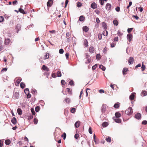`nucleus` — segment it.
Listing matches in <instances>:
<instances>
[{"label": "nucleus", "instance_id": "1", "mask_svg": "<svg viewBox=\"0 0 147 147\" xmlns=\"http://www.w3.org/2000/svg\"><path fill=\"white\" fill-rule=\"evenodd\" d=\"M133 113L132 109L131 107H129L125 111V113L128 115H130Z\"/></svg>", "mask_w": 147, "mask_h": 147}, {"label": "nucleus", "instance_id": "2", "mask_svg": "<svg viewBox=\"0 0 147 147\" xmlns=\"http://www.w3.org/2000/svg\"><path fill=\"white\" fill-rule=\"evenodd\" d=\"M108 107L105 104H103L102 107V111L103 113H104L105 112L107 108H108Z\"/></svg>", "mask_w": 147, "mask_h": 147}, {"label": "nucleus", "instance_id": "3", "mask_svg": "<svg viewBox=\"0 0 147 147\" xmlns=\"http://www.w3.org/2000/svg\"><path fill=\"white\" fill-rule=\"evenodd\" d=\"M19 94L18 92H16L14 94H13V98L15 99H18L19 98Z\"/></svg>", "mask_w": 147, "mask_h": 147}, {"label": "nucleus", "instance_id": "4", "mask_svg": "<svg viewBox=\"0 0 147 147\" xmlns=\"http://www.w3.org/2000/svg\"><path fill=\"white\" fill-rule=\"evenodd\" d=\"M132 37V35L131 34H129L127 35V39L129 42L131 41Z\"/></svg>", "mask_w": 147, "mask_h": 147}, {"label": "nucleus", "instance_id": "5", "mask_svg": "<svg viewBox=\"0 0 147 147\" xmlns=\"http://www.w3.org/2000/svg\"><path fill=\"white\" fill-rule=\"evenodd\" d=\"M114 120L116 123H120L121 122V120L119 118H116L115 117H114L113 118Z\"/></svg>", "mask_w": 147, "mask_h": 147}, {"label": "nucleus", "instance_id": "6", "mask_svg": "<svg viewBox=\"0 0 147 147\" xmlns=\"http://www.w3.org/2000/svg\"><path fill=\"white\" fill-rule=\"evenodd\" d=\"M89 50L91 53H92L94 52L95 49L94 47L92 46L90 47Z\"/></svg>", "mask_w": 147, "mask_h": 147}, {"label": "nucleus", "instance_id": "7", "mask_svg": "<svg viewBox=\"0 0 147 147\" xmlns=\"http://www.w3.org/2000/svg\"><path fill=\"white\" fill-rule=\"evenodd\" d=\"M134 61V59L132 57H130L128 60V62L129 65L132 64Z\"/></svg>", "mask_w": 147, "mask_h": 147}, {"label": "nucleus", "instance_id": "8", "mask_svg": "<svg viewBox=\"0 0 147 147\" xmlns=\"http://www.w3.org/2000/svg\"><path fill=\"white\" fill-rule=\"evenodd\" d=\"M11 42V40L9 38L5 39V40L4 44L6 45H9Z\"/></svg>", "mask_w": 147, "mask_h": 147}, {"label": "nucleus", "instance_id": "9", "mask_svg": "<svg viewBox=\"0 0 147 147\" xmlns=\"http://www.w3.org/2000/svg\"><path fill=\"white\" fill-rule=\"evenodd\" d=\"M111 4L107 3L106 6V8L107 10H110L111 9Z\"/></svg>", "mask_w": 147, "mask_h": 147}, {"label": "nucleus", "instance_id": "10", "mask_svg": "<svg viewBox=\"0 0 147 147\" xmlns=\"http://www.w3.org/2000/svg\"><path fill=\"white\" fill-rule=\"evenodd\" d=\"M141 115L139 113L136 114L135 115V117L137 119H139L141 118Z\"/></svg>", "mask_w": 147, "mask_h": 147}, {"label": "nucleus", "instance_id": "11", "mask_svg": "<svg viewBox=\"0 0 147 147\" xmlns=\"http://www.w3.org/2000/svg\"><path fill=\"white\" fill-rule=\"evenodd\" d=\"M53 3V0H49L47 3V5L48 7H51V6Z\"/></svg>", "mask_w": 147, "mask_h": 147}, {"label": "nucleus", "instance_id": "12", "mask_svg": "<svg viewBox=\"0 0 147 147\" xmlns=\"http://www.w3.org/2000/svg\"><path fill=\"white\" fill-rule=\"evenodd\" d=\"M49 54L47 53H45V55L43 57V59L45 60L49 58Z\"/></svg>", "mask_w": 147, "mask_h": 147}, {"label": "nucleus", "instance_id": "13", "mask_svg": "<svg viewBox=\"0 0 147 147\" xmlns=\"http://www.w3.org/2000/svg\"><path fill=\"white\" fill-rule=\"evenodd\" d=\"M21 80L22 79L21 78H19L16 81L15 83V85L16 86H18Z\"/></svg>", "mask_w": 147, "mask_h": 147}, {"label": "nucleus", "instance_id": "14", "mask_svg": "<svg viewBox=\"0 0 147 147\" xmlns=\"http://www.w3.org/2000/svg\"><path fill=\"white\" fill-rule=\"evenodd\" d=\"M128 71V69L127 68H123L122 72L123 75H125L126 74V72Z\"/></svg>", "mask_w": 147, "mask_h": 147}, {"label": "nucleus", "instance_id": "15", "mask_svg": "<svg viewBox=\"0 0 147 147\" xmlns=\"http://www.w3.org/2000/svg\"><path fill=\"white\" fill-rule=\"evenodd\" d=\"M91 7L93 9H95L97 7V4L95 2H93L91 4Z\"/></svg>", "mask_w": 147, "mask_h": 147}, {"label": "nucleus", "instance_id": "16", "mask_svg": "<svg viewBox=\"0 0 147 147\" xmlns=\"http://www.w3.org/2000/svg\"><path fill=\"white\" fill-rule=\"evenodd\" d=\"M80 124V122L79 121H78L75 123V127L76 128L79 127Z\"/></svg>", "mask_w": 147, "mask_h": 147}, {"label": "nucleus", "instance_id": "17", "mask_svg": "<svg viewBox=\"0 0 147 147\" xmlns=\"http://www.w3.org/2000/svg\"><path fill=\"white\" fill-rule=\"evenodd\" d=\"M42 69L43 70H46L47 71H48L49 70V68L45 65H43Z\"/></svg>", "mask_w": 147, "mask_h": 147}, {"label": "nucleus", "instance_id": "18", "mask_svg": "<svg viewBox=\"0 0 147 147\" xmlns=\"http://www.w3.org/2000/svg\"><path fill=\"white\" fill-rule=\"evenodd\" d=\"M20 24H18L16 28V30L17 33H18L19 31L20 30Z\"/></svg>", "mask_w": 147, "mask_h": 147}, {"label": "nucleus", "instance_id": "19", "mask_svg": "<svg viewBox=\"0 0 147 147\" xmlns=\"http://www.w3.org/2000/svg\"><path fill=\"white\" fill-rule=\"evenodd\" d=\"M11 122L14 125L16 124L17 123L16 119L15 117H13L11 120Z\"/></svg>", "mask_w": 147, "mask_h": 147}, {"label": "nucleus", "instance_id": "20", "mask_svg": "<svg viewBox=\"0 0 147 147\" xmlns=\"http://www.w3.org/2000/svg\"><path fill=\"white\" fill-rule=\"evenodd\" d=\"M66 38H67L68 40L71 37V34L69 32H67L66 34Z\"/></svg>", "mask_w": 147, "mask_h": 147}, {"label": "nucleus", "instance_id": "21", "mask_svg": "<svg viewBox=\"0 0 147 147\" xmlns=\"http://www.w3.org/2000/svg\"><path fill=\"white\" fill-rule=\"evenodd\" d=\"M115 115L117 118H119L121 117V114L120 113L117 112L115 113Z\"/></svg>", "mask_w": 147, "mask_h": 147}, {"label": "nucleus", "instance_id": "22", "mask_svg": "<svg viewBox=\"0 0 147 147\" xmlns=\"http://www.w3.org/2000/svg\"><path fill=\"white\" fill-rule=\"evenodd\" d=\"M17 112L19 115H21L22 114V111L21 109L18 108L17 110Z\"/></svg>", "mask_w": 147, "mask_h": 147}, {"label": "nucleus", "instance_id": "23", "mask_svg": "<svg viewBox=\"0 0 147 147\" xmlns=\"http://www.w3.org/2000/svg\"><path fill=\"white\" fill-rule=\"evenodd\" d=\"M19 11L20 13H22L24 14H26V13L24 11V10L22 9L21 8H20L19 9Z\"/></svg>", "mask_w": 147, "mask_h": 147}, {"label": "nucleus", "instance_id": "24", "mask_svg": "<svg viewBox=\"0 0 147 147\" xmlns=\"http://www.w3.org/2000/svg\"><path fill=\"white\" fill-rule=\"evenodd\" d=\"M106 140L107 142H110L111 141V138L109 136H107L106 138Z\"/></svg>", "mask_w": 147, "mask_h": 147}, {"label": "nucleus", "instance_id": "25", "mask_svg": "<svg viewBox=\"0 0 147 147\" xmlns=\"http://www.w3.org/2000/svg\"><path fill=\"white\" fill-rule=\"evenodd\" d=\"M83 30L85 32H87L89 30V28L87 26H85L83 28Z\"/></svg>", "mask_w": 147, "mask_h": 147}, {"label": "nucleus", "instance_id": "26", "mask_svg": "<svg viewBox=\"0 0 147 147\" xmlns=\"http://www.w3.org/2000/svg\"><path fill=\"white\" fill-rule=\"evenodd\" d=\"M134 95L133 93H132L129 96V99L131 100H133L134 99Z\"/></svg>", "mask_w": 147, "mask_h": 147}, {"label": "nucleus", "instance_id": "27", "mask_svg": "<svg viewBox=\"0 0 147 147\" xmlns=\"http://www.w3.org/2000/svg\"><path fill=\"white\" fill-rule=\"evenodd\" d=\"M147 94V92L145 90H143L141 93V95H142L143 96H146Z\"/></svg>", "mask_w": 147, "mask_h": 147}, {"label": "nucleus", "instance_id": "28", "mask_svg": "<svg viewBox=\"0 0 147 147\" xmlns=\"http://www.w3.org/2000/svg\"><path fill=\"white\" fill-rule=\"evenodd\" d=\"M11 143V141L9 140L8 139L6 140L5 141V143L6 144L8 145Z\"/></svg>", "mask_w": 147, "mask_h": 147}, {"label": "nucleus", "instance_id": "29", "mask_svg": "<svg viewBox=\"0 0 147 147\" xmlns=\"http://www.w3.org/2000/svg\"><path fill=\"white\" fill-rule=\"evenodd\" d=\"M141 68L142 69V71H144L145 68H146V66L145 65H144V63L143 62H142V67H141Z\"/></svg>", "mask_w": 147, "mask_h": 147}, {"label": "nucleus", "instance_id": "30", "mask_svg": "<svg viewBox=\"0 0 147 147\" xmlns=\"http://www.w3.org/2000/svg\"><path fill=\"white\" fill-rule=\"evenodd\" d=\"M85 19V17L82 16H80L79 20L80 21H83Z\"/></svg>", "mask_w": 147, "mask_h": 147}, {"label": "nucleus", "instance_id": "31", "mask_svg": "<svg viewBox=\"0 0 147 147\" xmlns=\"http://www.w3.org/2000/svg\"><path fill=\"white\" fill-rule=\"evenodd\" d=\"M99 68L102 69L103 71H105L106 69L105 67L102 65H100Z\"/></svg>", "mask_w": 147, "mask_h": 147}, {"label": "nucleus", "instance_id": "32", "mask_svg": "<svg viewBox=\"0 0 147 147\" xmlns=\"http://www.w3.org/2000/svg\"><path fill=\"white\" fill-rule=\"evenodd\" d=\"M119 107V104L118 103H116L114 105V107L116 109L118 108Z\"/></svg>", "mask_w": 147, "mask_h": 147}, {"label": "nucleus", "instance_id": "33", "mask_svg": "<svg viewBox=\"0 0 147 147\" xmlns=\"http://www.w3.org/2000/svg\"><path fill=\"white\" fill-rule=\"evenodd\" d=\"M102 27H104V28L105 29H107V26L106 23L105 22H102Z\"/></svg>", "mask_w": 147, "mask_h": 147}, {"label": "nucleus", "instance_id": "34", "mask_svg": "<svg viewBox=\"0 0 147 147\" xmlns=\"http://www.w3.org/2000/svg\"><path fill=\"white\" fill-rule=\"evenodd\" d=\"M84 45L85 47H87L88 46V42L86 39H85L84 40Z\"/></svg>", "mask_w": 147, "mask_h": 147}, {"label": "nucleus", "instance_id": "35", "mask_svg": "<svg viewBox=\"0 0 147 147\" xmlns=\"http://www.w3.org/2000/svg\"><path fill=\"white\" fill-rule=\"evenodd\" d=\"M102 34L104 36H107L108 35V32L106 30L104 31L103 32Z\"/></svg>", "mask_w": 147, "mask_h": 147}, {"label": "nucleus", "instance_id": "36", "mask_svg": "<svg viewBox=\"0 0 147 147\" xmlns=\"http://www.w3.org/2000/svg\"><path fill=\"white\" fill-rule=\"evenodd\" d=\"M113 23L114 25L117 26L118 24V22L117 20H115L113 21Z\"/></svg>", "mask_w": 147, "mask_h": 147}, {"label": "nucleus", "instance_id": "37", "mask_svg": "<svg viewBox=\"0 0 147 147\" xmlns=\"http://www.w3.org/2000/svg\"><path fill=\"white\" fill-rule=\"evenodd\" d=\"M108 125V124L107 122H105L102 124V126L103 127H105L107 126Z\"/></svg>", "mask_w": 147, "mask_h": 147}, {"label": "nucleus", "instance_id": "38", "mask_svg": "<svg viewBox=\"0 0 147 147\" xmlns=\"http://www.w3.org/2000/svg\"><path fill=\"white\" fill-rule=\"evenodd\" d=\"M66 91L68 92V94H71V91L70 90L69 88H66Z\"/></svg>", "mask_w": 147, "mask_h": 147}, {"label": "nucleus", "instance_id": "39", "mask_svg": "<svg viewBox=\"0 0 147 147\" xmlns=\"http://www.w3.org/2000/svg\"><path fill=\"white\" fill-rule=\"evenodd\" d=\"M24 92L26 94H27L29 93V89L28 88H26L24 90Z\"/></svg>", "mask_w": 147, "mask_h": 147}, {"label": "nucleus", "instance_id": "40", "mask_svg": "<svg viewBox=\"0 0 147 147\" xmlns=\"http://www.w3.org/2000/svg\"><path fill=\"white\" fill-rule=\"evenodd\" d=\"M25 84L23 82L20 83V87L22 88H24L25 87Z\"/></svg>", "mask_w": 147, "mask_h": 147}, {"label": "nucleus", "instance_id": "41", "mask_svg": "<svg viewBox=\"0 0 147 147\" xmlns=\"http://www.w3.org/2000/svg\"><path fill=\"white\" fill-rule=\"evenodd\" d=\"M101 58V56L100 54H97L96 55V59H97L99 60Z\"/></svg>", "mask_w": 147, "mask_h": 147}, {"label": "nucleus", "instance_id": "42", "mask_svg": "<svg viewBox=\"0 0 147 147\" xmlns=\"http://www.w3.org/2000/svg\"><path fill=\"white\" fill-rule=\"evenodd\" d=\"M70 99L68 98H66L65 99V102L67 103H69L70 102Z\"/></svg>", "mask_w": 147, "mask_h": 147}, {"label": "nucleus", "instance_id": "43", "mask_svg": "<svg viewBox=\"0 0 147 147\" xmlns=\"http://www.w3.org/2000/svg\"><path fill=\"white\" fill-rule=\"evenodd\" d=\"M102 34L101 33H99L98 36V37L99 40H101L102 38Z\"/></svg>", "mask_w": 147, "mask_h": 147}, {"label": "nucleus", "instance_id": "44", "mask_svg": "<svg viewBox=\"0 0 147 147\" xmlns=\"http://www.w3.org/2000/svg\"><path fill=\"white\" fill-rule=\"evenodd\" d=\"M66 134L65 133H63V134H62L61 135V137L63 138L64 140L66 138Z\"/></svg>", "mask_w": 147, "mask_h": 147}, {"label": "nucleus", "instance_id": "45", "mask_svg": "<svg viewBox=\"0 0 147 147\" xmlns=\"http://www.w3.org/2000/svg\"><path fill=\"white\" fill-rule=\"evenodd\" d=\"M57 76L58 77H61V74L60 71H58L57 72Z\"/></svg>", "mask_w": 147, "mask_h": 147}, {"label": "nucleus", "instance_id": "46", "mask_svg": "<svg viewBox=\"0 0 147 147\" xmlns=\"http://www.w3.org/2000/svg\"><path fill=\"white\" fill-rule=\"evenodd\" d=\"M74 82L72 80L70 81L69 82V84L71 86H74Z\"/></svg>", "mask_w": 147, "mask_h": 147}, {"label": "nucleus", "instance_id": "47", "mask_svg": "<svg viewBox=\"0 0 147 147\" xmlns=\"http://www.w3.org/2000/svg\"><path fill=\"white\" fill-rule=\"evenodd\" d=\"M133 28H128L127 30L128 32L129 33H130L131 32L132 30L133 29Z\"/></svg>", "mask_w": 147, "mask_h": 147}, {"label": "nucleus", "instance_id": "48", "mask_svg": "<svg viewBox=\"0 0 147 147\" xmlns=\"http://www.w3.org/2000/svg\"><path fill=\"white\" fill-rule=\"evenodd\" d=\"M40 110V107L39 106L36 107L35 109V110L36 112H38Z\"/></svg>", "mask_w": 147, "mask_h": 147}, {"label": "nucleus", "instance_id": "49", "mask_svg": "<svg viewBox=\"0 0 147 147\" xmlns=\"http://www.w3.org/2000/svg\"><path fill=\"white\" fill-rule=\"evenodd\" d=\"M31 111L32 114L33 115H35V112L34 110V109L33 108H31Z\"/></svg>", "mask_w": 147, "mask_h": 147}, {"label": "nucleus", "instance_id": "50", "mask_svg": "<svg viewBox=\"0 0 147 147\" xmlns=\"http://www.w3.org/2000/svg\"><path fill=\"white\" fill-rule=\"evenodd\" d=\"M79 134H76L74 136V138L76 139H78L79 137Z\"/></svg>", "mask_w": 147, "mask_h": 147}, {"label": "nucleus", "instance_id": "51", "mask_svg": "<svg viewBox=\"0 0 147 147\" xmlns=\"http://www.w3.org/2000/svg\"><path fill=\"white\" fill-rule=\"evenodd\" d=\"M4 20V18L3 16H0V22H2Z\"/></svg>", "mask_w": 147, "mask_h": 147}, {"label": "nucleus", "instance_id": "52", "mask_svg": "<svg viewBox=\"0 0 147 147\" xmlns=\"http://www.w3.org/2000/svg\"><path fill=\"white\" fill-rule=\"evenodd\" d=\"M38 120L36 118H35L34 119V124H37L38 123Z\"/></svg>", "mask_w": 147, "mask_h": 147}, {"label": "nucleus", "instance_id": "53", "mask_svg": "<svg viewBox=\"0 0 147 147\" xmlns=\"http://www.w3.org/2000/svg\"><path fill=\"white\" fill-rule=\"evenodd\" d=\"M104 1L103 0H99V2L101 5H103L104 3Z\"/></svg>", "mask_w": 147, "mask_h": 147}, {"label": "nucleus", "instance_id": "54", "mask_svg": "<svg viewBox=\"0 0 147 147\" xmlns=\"http://www.w3.org/2000/svg\"><path fill=\"white\" fill-rule=\"evenodd\" d=\"M64 51L63 49H60L59 51V53L60 54H63V53Z\"/></svg>", "mask_w": 147, "mask_h": 147}, {"label": "nucleus", "instance_id": "55", "mask_svg": "<svg viewBox=\"0 0 147 147\" xmlns=\"http://www.w3.org/2000/svg\"><path fill=\"white\" fill-rule=\"evenodd\" d=\"M88 131L90 134H92V130L91 127H89Z\"/></svg>", "mask_w": 147, "mask_h": 147}, {"label": "nucleus", "instance_id": "56", "mask_svg": "<svg viewBox=\"0 0 147 147\" xmlns=\"http://www.w3.org/2000/svg\"><path fill=\"white\" fill-rule=\"evenodd\" d=\"M142 124L145 125L147 124V121L146 120L143 121L142 122Z\"/></svg>", "mask_w": 147, "mask_h": 147}, {"label": "nucleus", "instance_id": "57", "mask_svg": "<svg viewBox=\"0 0 147 147\" xmlns=\"http://www.w3.org/2000/svg\"><path fill=\"white\" fill-rule=\"evenodd\" d=\"M90 61H91V59H90L89 58L86 61L85 63L86 64H88L89 63H90Z\"/></svg>", "mask_w": 147, "mask_h": 147}, {"label": "nucleus", "instance_id": "58", "mask_svg": "<svg viewBox=\"0 0 147 147\" xmlns=\"http://www.w3.org/2000/svg\"><path fill=\"white\" fill-rule=\"evenodd\" d=\"M69 54L68 53H66L65 54V55L66 57V59H69Z\"/></svg>", "mask_w": 147, "mask_h": 147}, {"label": "nucleus", "instance_id": "59", "mask_svg": "<svg viewBox=\"0 0 147 147\" xmlns=\"http://www.w3.org/2000/svg\"><path fill=\"white\" fill-rule=\"evenodd\" d=\"M33 118V116L32 115H30L28 117V119L29 120H30L32 119Z\"/></svg>", "mask_w": 147, "mask_h": 147}, {"label": "nucleus", "instance_id": "60", "mask_svg": "<svg viewBox=\"0 0 147 147\" xmlns=\"http://www.w3.org/2000/svg\"><path fill=\"white\" fill-rule=\"evenodd\" d=\"M61 83L62 85H64L65 84V82L64 80H62L61 81Z\"/></svg>", "mask_w": 147, "mask_h": 147}, {"label": "nucleus", "instance_id": "61", "mask_svg": "<svg viewBox=\"0 0 147 147\" xmlns=\"http://www.w3.org/2000/svg\"><path fill=\"white\" fill-rule=\"evenodd\" d=\"M49 32L50 33H51L52 34L55 33L56 32L54 30H49Z\"/></svg>", "mask_w": 147, "mask_h": 147}, {"label": "nucleus", "instance_id": "62", "mask_svg": "<svg viewBox=\"0 0 147 147\" xmlns=\"http://www.w3.org/2000/svg\"><path fill=\"white\" fill-rule=\"evenodd\" d=\"M75 108H72L71 110V112L72 113H74L75 111Z\"/></svg>", "mask_w": 147, "mask_h": 147}, {"label": "nucleus", "instance_id": "63", "mask_svg": "<svg viewBox=\"0 0 147 147\" xmlns=\"http://www.w3.org/2000/svg\"><path fill=\"white\" fill-rule=\"evenodd\" d=\"M77 5L78 7H80L82 6V4L80 2H79L77 3Z\"/></svg>", "mask_w": 147, "mask_h": 147}, {"label": "nucleus", "instance_id": "64", "mask_svg": "<svg viewBox=\"0 0 147 147\" xmlns=\"http://www.w3.org/2000/svg\"><path fill=\"white\" fill-rule=\"evenodd\" d=\"M115 10L117 12H119L120 10V7H117L115 8Z\"/></svg>", "mask_w": 147, "mask_h": 147}]
</instances>
